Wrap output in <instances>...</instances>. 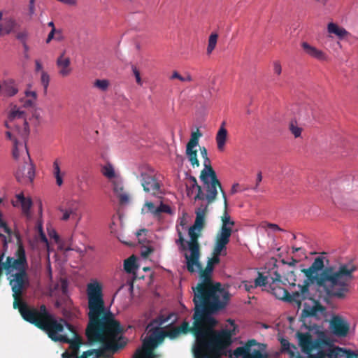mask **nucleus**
<instances>
[{"label":"nucleus","instance_id":"25","mask_svg":"<svg viewBox=\"0 0 358 358\" xmlns=\"http://www.w3.org/2000/svg\"><path fill=\"white\" fill-rule=\"evenodd\" d=\"M224 126L225 122H223L215 136L217 149L220 151L224 150L228 136V131Z\"/></svg>","mask_w":358,"mask_h":358},{"label":"nucleus","instance_id":"57","mask_svg":"<svg viewBox=\"0 0 358 358\" xmlns=\"http://www.w3.org/2000/svg\"><path fill=\"white\" fill-rule=\"evenodd\" d=\"M35 13V1H29V15L31 17Z\"/></svg>","mask_w":358,"mask_h":358},{"label":"nucleus","instance_id":"23","mask_svg":"<svg viewBox=\"0 0 358 358\" xmlns=\"http://www.w3.org/2000/svg\"><path fill=\"white\" fill-rule=\"evenodd\" d=\"M301 47L304 52H306V54H307L310 57L321 61L327 59V55L324 52L316 48L314 46L310 45L307 42H303L301 43Z\"/></svg>","mask_w":358,"mask_h":358},{"label":"nucleus","instance_id":"18","mask_svg":"<svg viewBox=\"0 0 358 358\" xmlns=\"http://www.w3.org/2000/svg\"><path fill=\"white\" fill-rule=\"evenodd\" d=\"M231 233V228H220L217 234L213 248L216 250V253L219 254L220 252H222L223 250H226V246L229 243Z\"/></svg>","mask_w":358,"mask_h":358},{"label":"nucleus","instance_id":"49","mask_svg":"<svg viewBox=\"0 0 358 358\" xmlns=\"http://www.w3.org/2000/svg\"><path fill=\"white\" fill-rule=\"evenodd\" d=\"M154 251L152 247H145L143 250H141V255L143 257H148L151 253Z\"/></svg>","mask_w":358,"mask_h":358},{"label":"nucleus","instance_id":"20","mask_svg":"<svg viewBox=\"0 0 358 358\" xmlns=\"http://www.w3.org/2000/svg\"><path fill=\"white\" fill-rule=\"evenodd\" d=\"M203 186L206 190V194L203 193L201 187L198 185V182H196V185H194L193 184H190L189 187L187 185V194L189 195L190 194V192H192V190L194 188H196L197 193H196V196H194V200H202L203 201V200L206 199L208 202V204H210L215 201V199L217 198V189H219V187H215V196L211 201L210 199L208 197L210 195V192L208 191L207 185H203Z\"/></svg>","mask_w":358,"mask_h":358},{"label":"nucleus","instance_id":"12","mask_svg":"<svg viewBox=\"0 0 358 358\" xmlns=\"http://www.w3.org/2000/svg\"><path fill=\"white\" fill-rule=\"evenodd\" d=\"M157 345L155 337L150 336L145 338L143 341L142 347L136 350L132 358H158L159 356L154 351Z\"/></svg>","mask_w":358,"mask_h":358},{"label":"nucleus","instance_id":"56","mask_svg":"<svg viewBox=\"0 0 358 358\" xmlns=\"http://www.w3.org/2000/svg\"><path fill=\"white\" fill-rule=\"evenodd\" d=\"M25 95H26V98L30 99H34L35 101L37 98L36 92H34V91H27L25 92Z\"/></svg>","mask_w":358,"mask_h":358},{"label":"nucleus","instance_id":"48","mask_svg":"<svg viewBox=\"0 0 358 358\" xmlns=\"http://www.w3.org/2000/svg\"><path fill=\"white\" fill-rule=\"evenodd\" d=\"M180 334L181 333H180L178 327H176V328H173V329L168 331L166 333V335L169 336L171 338H174L177 337L178 336H179Z\"/></svg>","mask_w":358,"mask_h":358},{"label":"nucleus","instance_id":"3","mask_svg":"<svg viewBox=\"0 0 358 358\" xmlns=\"http://www.w3.org/2000/svg\"><path fill=\"white\" fill-rule=\"evenodd\" d=\"M193 327H190L187 322H183L178 327L181 334L190 331L196 338V345L194 348L195 358H221L225 349L231 343V335L227 330L215 331V324L210 326L205 322H201L198 326L195 323L194 314L193 315Z\"/></svg>","mask_w":358,"mask_h":358},{"label":"nucleus","instance_id":"29","mask_svg":"<svg viewBox=\"0 0 358 358\" xmlns=\"http://www.w3.org/2000/svg\"><path fill=\"white\" fill-rule=\"evenodd\" d=\"M6 136L9 140L13 141V157L14 159H17L19 157L20 149L23 148L24 145L22 143L18 142L17 138L13 136V134H12V132L10 131H7L6 132ZM24 149L26 150L27 154L28 155V159L30 161V157H29V155L28 153V150L25 145H24Z\"/></svg>","mask_w":358,"mask_h":358},{"label":"nucleus","instance_id":"61","mask_svg":"<svg viewBox=\"0 0 358 358\" xmlns=\"http://www.w3.org/2000/svg\"><path fill=\"white\" fill-rule=\"evenodd\" d=\"M59 2L63 3L69 6H76L77 3L76 0H57Z\"/></svg>","mask_w":358,"mask_h":358},{"label":"nucleus","instance_id":"41","mask_svg":"<svg viewBox=\"0 0 358 358\" xmlns=\"http://www.w3.org/2000/svg\"><path fill=\"white\" fill-rule=\"evenodd\" d=\"M267 284V278L264 276L262 273H258V277L255 280L254 287L265 286Z\"/></svg>","mask_w":358,"mask_h":358},{"label":"nucleus","instance_id":"45","mask_svg":"<svg viewBox=\"0 0 358 358\" xmlns=\"http://www.w3.org/2000/svg\"><path fill=\"white\" fill-rule=\"evenodd\" d=\"M41 81L44 87L45 91H46L48 87L49 82H50V76L46 72H45V71L41 72Z\"/></svg>","mask_w":358,"mask_h":358},{"label":"nucleus","instance_id":"13","mask_svg":"<svg viewBox=\"0 0 358 358\" xmlns=\"http://www.w3.org/2000/svg\"><path fill=\"white\" fill-rule=\"evenodd\" d=\"M329 329L336 336L344 338L349 334L350 324L342 316L334 315L329 320Z\"/></svg>","mask_w":358,"mask_h":358},{"label":"nucleus","instance_id":"47","mask_svg":"<svg viewBox=\"0 0 358 358\" xmlns=\"http://www.w3.org/2000/svg\"><path fill=\"white\" fill-rule=\"evenodd\" d=\"M27 36H28V33L27 31H22L18 32L16 34L17 39L19 40L23 44H25V42H27Z\"/></svg>","mask_w":358,"mask_h":358},{"label":"nucleus","instance_id":"54","mask_svg":"<svg viewBox=\"0 0 358 358\" xmlns=\"http://www.w3.org/2000/svg\"><path fill=\"white\" fill-rule=\"evenodd\" d=\"M34 101L35 100L27 98L24 101L23 99L22 100V102L23 103V106L24 108L33 107L34 106Z\"/></svg>","mask_w":358,"mask_h":358},{"label":"nucleus","instance_id":"19","mask_svg":"<svg viewBox=\"0 0 358 358\" xmlns=\"http://www.w3.org/2000/svg\"><path fill=\"white\" fill-rule=\"evenodd\" d=\"M35 176L34 166L31 162H26L16 171L15 177L20 182H32Z\"/></svg>","mask_w":358,"mask_h":358},{"label":"nucleus","instance_id":"24","mask_svg":"<svg viewBox=\"0 0 358 358\" xmlns=\"http://www.w3.org/2000/svg\"><path fill=\"white\" fill-rule=\"evenodd\" d=\"M280 343L281 345V352L287 353L290 358H298V357L301 356L297 352V347L294 344L289 343L287 339L281 338Z\"/></svg>","mask_w":358,"mask_h":358},{"label":"nucleus","instance_id":"39","mask_svg":"<svg viewBox=\"0 0 358 358\" xmlns=\"http://www.w3.org/2000/svg\"><path fill=\"white\" fill-rule=\"evenodd\" d=\"M94 86L102 91H106L109 86V82L105 79L96 80L94 83Z\"/></svg>","mask_w":358,"mask_h":358},{"label":"nucleus","instance_id":"36","mask_svg":"<svg viewBox=\"0 0 358 358\" xmlns=\"http://www.w3.org/2000/svg\"><path fill=\"white\" fill-rule=\"evenodd\" d=\"M217 38H218V35L216 33H212L210 35L209 38H208V44L207 50H206L208 55L211 54V52L215 49L216 44H217Z\"/></svg>","mask_w":358,"mask_h":358},{"label":"nucleus","instance_id":"43","mask_svg":"<svg viewBox=\"0 0 358 358\" xmlns=\"http://www.w3.org/2000/svg\"><path fill=\"white\" fill-rule=\"evenodd\" d=\"M21 294H15V293L13 294V296L14 298L13 301V308L15 309H18L19 312L20 313V308L23 306V304H27L25 302L22 301L20 299Z\"/></svg>","mask_w":358,"mask_h":358},{"label":"nucleus","instance_id":"7","mask_svg":"<svg viewBox=\"0 0 358 358\" xmlns=\"http://www.w3.org/2000/svg\"><path fill=\"white\" fill-rule=\"evenodd\" d=\"M197 228L194 227H190L188 231L190 240L187 242L188 248L190 251V255L185 254V258L187 262V269L189 273H194L195 269L194 266L199 268L201 267V263L199 262L200 258V246L198 241L199 236V232L196 231Z\"/></svg>","mask_w":358,"mask_h":358},{"label":"nucleus","instance_id":"62","mask_svg":"<svg viewBox=\"0 0 358 358\" xmlns=\"http://www.w3.org/2000/svg\"><path fill=\"white\" fill-rule=\"evenodd\" d=\"M345 358H357V354L350 350H346Z\"/></svg>","mask_w":358,"mask_h":358},{"label":"nucleus","instance_id":"5","mask_svg":"<svg viewBox=\"0 0 358 358\" xmlns=\"http://www.w3.org/2000/svg\"><path fill=\"white\" fill-rule=\"evenodd\" d=\"M20 315L25 321L45 331L48 335L55 330L60 331L62 324L64 323L62 320L60 322L56 320L44 304L39 309L23 304L20 308Z\"/></svg>","mask_w":358,"mask_h":358},{"label":"nucleus","instance_id":"38","mask_svg":"<svg viewBox=\"0 0 358 358\" xmlns=\"http://www.w3.org/2000/svg\"><path fill=\"white\" fill-rule=\"evenodd\" d=\"M102 174L106 178L111 179L115 177V171L113 166L110 164L104 166L101 169Z\"/></svg>","mask_w":358,"mask_h":358},{"label":"nucleus","instance_id":"4","mask_svg":"<svg viewBox=\"0 0 358 358\" xmlns=\"http://www.w3.org/2000/svg\"><path fill=\"white\" fill-rule=\"evenodd\" d=\"M298 343L302 352L307 357L302 356L298 358H345L346 349L334 346L331 341L325 336H319L314 339L309 332L296 333Z\"/></svg>","mask_w":358,"mask_h":358},{"label":"nucleus","instance_id":"30","mask_svg":"<svg viewBox=\"0 0 358 358\" xmlns=\"http://www.w3.org/2000/svg\"><path fill=\"white\" fill-rule=\"evenodd\" d=\"M327 31L329 34H334L341 39L349 35V33L346 31L345 29L339 27L338 24L334 22H330L328 24Z\"/></svg>","mask_w":358,"mask_h":358},{"label":"nucleus","instance_id":"9","mask_svg":"<svg viewBox=\"0 0 358 358\" xmlns=\"http://www.w3.org/2000/svg\"><path fill=\"white\" fill-rule=\"evenodd\" d=\"M17 258L8 257L4 264V270L6 274H10L14 271L21 272L26 271L27 268V262L25 255V251L22 246H19L16 253Z\"/></svg>","mask_w":358,"mask_h":358},{"label":"nucleus","instance_id":"40","mask_svg":"<svg viewBox=\"0 0 358 358\" xmlns=\"http://www.w3.org/2000/svg\"><path fill=\"white\" fill-rule=\"evenodd\" d=\"M155 213H157V217H159L162 213H166L171 214V208L169 206L161 203L159 206L157 207L155 210Z\"/></svg>","mask_w":358,"mask_h":358},{"label":"nucleus","instance_id":"46","mask_svg":"<svg viewBox=\"0 0 358 358\" xmlns=\"http://www.w3.org/2000/svg\"><path fill=\"white\" fill-rule=\"evenodd\" d=\"M131 69H132L133 74L134 75V76L136 78V81L137 84L139 85H142L143 82H142V80L141 78L139 70L134 65H132Z\"/></svg>","mask_w":358,"mask_h":358},{"label":"nucleus","instance_id":"8","mask_svg":"<svg viewBox=\"0 0 358 358\" xmlns=\"http://www.w3.org/2000/svg\"><path fill=\"white\" fill-rule=\"evenodd\" d=\"M203 159L204 169L201 171L200 179L203 185H206L210 192L209 198L212 199L215 196V187H219L220 190L222 189L221 183L218 180L215 170L210 164V160L208 157Z\"/></svg>","mask_w":358,"mask_h":358},{"label":"nucleus","instance_id":"59","mask_svg":"<svg viewBox=\"0 0 358 358\" xmlns=\"http://www.w3.org/2000/svg\"><path fill=\"white\" fill-rule=\"evenodd\" d=\"M262 172L259 171L258 172L257 175V178H256V185L255 186V187L253 188L255 190H256L259 185V183L262 182Z\"/></svg>","mask_w":358,"mask_h":358},{"label":"nucleus","instance_id":"42","mask_svg":"<svg viewBox=\"0 0 358 358\" xmlns=\"http://www.w3.org/2000/svg\"><path fill=\"white\" fill-rule=\"evenodd\" d=\"M178 238L176 241V244L180 245V249L181 250H186L187 248L186 245L187 242L185 241L182 232L179 229H178Z\"/></svg>","mask_w":358,"mask_h":358},{"label":"nucleus","instance_id":"10","mask_svg":"<svg viewBox=\"0 0 358 358\" xmlns=\"http://www.w3.org/2000/svg\"><path fill=\"white\" fill-rule=\"evenodd\" d=\"M258 343L255 339L248 340L244 345L238 347L230 354V358H268V354L262 353L259 350H254L252 352L251 348L257 345Z\"/></svg>","mask_w":358,"mask_h":358},{"label":"nucleus","instance_id":"53","mask_svg":"<svg viewBox=\"0 0 358 358\" xmlns=\"http://www.w3.org/2000/svg\"><path fill=\"white\" fill-rule=\"evenodd\" d=\"M55 37V40H56L58 42L62 41L64 39L62 29H56Z\"/></svg>","mask_w":358,"mask_h":358},{"label":"nucleus","instance_id":"2","mask_svg":"<svg viewBox=\"0 0 358 358\" xmlns=\"http://www.w3.org/2000/svg\"><path fill=\"white\" fill-rule=\"evenodd\" d=\"M194 268V272L199 271L200 278L196 286L192 287L195 323L198 326L203 321L212 327L215 322L213 315L225 308L230 294L220 282H213L210 267L203 269L201 264L200 268L196 266Z\"/></svg>","mask_w":358,"mask_h":358},{"label":"nucleus","instance_id":"55","mask_svg":"<svg viewBox=\"0 0 358 358\" xmlns=\"http://www.w3.org/2000/svg\"><path fill=\"white\" fill-rule=\"evenodd\" d=\"M55 32H56V29H51V31H50V33L48 35L47 38L45 39V43L47 44L50 43L52 40L55 39Z\"/></svg>","mask_w":358,"mask_h":358},{"label":"nucleus","instance_id":"27","mask_svg":"<svg viewBox=\"0 0 358 358\" xmlns=\"http://www.w3.org/2000/svg\"><path fill=\"white\" fill-rule=\"evenodd\" d=\"M220 192L222 193V198L224 200V213H223L222 216L221 217V220H222L221 228L225 227V228H231L232 229V227L234 225L235 223L233 220H231V217L227 213V205L228 204H227V196H226V194H225L224 191L223 190V189H221Z\"/></svg>","mask_w":358,"mask_h":358},{"label":"nucleus","instance_id":"28","mask_svg":"<svg viewBox=\"0 0 358 358\" xmlns=\"http://www.w3.org/2000/svg\"><path fill=\"white\" fill-rule=\"evenodd\" d=\"M113 191L119 199L121 204L128 203L129 197V195L124 192V186L121 181L114 180L113 182Z\"/></svg>","mask_w":358,"mask_h":358},{"label":"nucleus","instance_id":"33","mask_svg":"<svg viewBox=\"0 0 358 358\" xmlns=\"http://www.w3.org/2000/svg\"><path fill=\"white\" fill-rule=\"evenodd\" d=\"M2 90L6 95L9 96L15 95L18 92V90L13 80L5 81L3 84Z\"/></svg>","mask_w":358,"mask_h":358},{"label":"nucleus","instance_id":"37","mask_svg":"<svg viewBox=\"0 0 358 358\" xmlns=\"http://www.w3.org/2000/svg\"><path fill=\"white\" fill-rule=\"evenodd\" d=\"M289 129L295 138H298L301 136L302 129L298 126L296 121L292 120L290 122Z\"/></svg>","mask_w":358,"mask_h":358},{"label":"nucleus","instance_id":"51","mask_svg":"<svg viewBox=\"0 0 358 358\" xmlns=\"http://www.w3.org/2000/svg\"><path fill=\"white\" fill-rule=\"evenodd\" d=\"M273 71L274 73L277 74L278 76L281 74L282 67L280 62L275 61L273 62Z\"/></svg>","mask_w":358,"mask_h":358},{"label":"nucleus","instance_id":"11","mask_svg":"<svg viewBox=\"0 0 358 358\" xmlns=\"http://www.w3.org/2000/svg\"><path fill=\"white\" fill-rule=\"evenodd\" d=\"M141 185L146 193L153 196H157L162 193L161 185L156 178L153 171L149 170L141 172Z\"/></svg>","mask_w":358,"mask_h":358},{"label":"nucleus","instance_id":"32","mask_svg":"<svg viewBox=\"0 0 358 358\" xmlns=\"http://www.w3.org/2000/svg\"><path fill=\"white\" fill-rule=\"evenodd\" d=\"M16 25V22L12 18H6L4 22L0 24V33L8 34L10 33Z\"/></svg>","mask_w":358,"mask_h":358},{"label":"nucleus","instance_id":"35","mask_svg":"<svg viewBox=\"0 0 358 358\" xmlns=\"http://www.w3.org/2000/svg\"><path fill=\"white\" fill-rule=\"evenodd\" d=\"M213 257L208 259V260L207 262V265H206V268L210 267V270H212V271H213L214 266L215 264H217L220 263V256L222 255V252H220L219 254L216 253V250L213 249Z\"/></svg>","mask_w":358,"mask_h":358},{"label":"nucleus","instance_id":"63","mask_svg":"<svg viewBox=\"0 0 358 358\" xmlns=\"http://www.w3.org/2000/svg\"><path fill=\"white\" fill-rule=\"evenodd\" d=\"M239 187H240V185L238 183L234 184L231 188V194H234L240 191Z\"/></svg>","mask_w":358,"mask_h":358},{"label":"nucleus","instance_id":"22","mask_svg":"<svg viewBox=\"0 0 358 358\" xmlns=\"http://www.w3.org/2000/svg\"><path fill=\"white\" fill-rule=\"evenodd\" d=\"M8 118L9 119L10 122H14L16 120H20L24 126V131L26 134L29 132V124L27 121L26 113L24 110L15 106L10 110Z\"/></svg>","mask_w":358,"mask_h":358},{"label":"nucleus","instance_id":"58","mask_svg":"<svg viewBox=\"0 0 358 358\" xmlns=\"http://www.w3.org/2000/svg\"><path fill=\"white\" fill-rule=\"evenodd\" d=\"M281 262L283 264H287L289 266H294L295 264L299 262L298 260L294 259L293 257H292L290 262H286L285 259H282Z\"/></svg>","mask_w":358,"mask_h":358},{"label":"nucleus","instance_id":"17","mask_svg":"<svg viewBox=\"0 0 358 358\" xmlns=\"http://www.w3.org/2000/svg\"><path fill=\"white\" fill-rule=\"evenodd\" d=\"M13 276V278L10 280L13 292L15 294H22L23 289L29 283L27 271L17 272Z\"/></svg>","mask_w":358,"mask_h":358},{"label":"nucleus","instance_id":"31","mask_svg":"<svg viewBox=\"0 0 358 358\" xmlns=\"http://www.w3.org/2000/svg\"><path fill=\"white\" fill-rule=\"evenodd\" d=\"M17 201L21 203L22 210L24 214L29 215V210L32 205V201L29 198H25L23 194L17 195Z\"/></svg>","mask_w":358,"mask_h":358},{"label":"nucleus","instance_id":"26","mask_svg":"<svg viewBox=\"0 0 358 358\" xmlns=\"http://www.w3.org/2000/svg\"><path fill=\"white\" fill-rule=\"evenodd\" d=\"M208 211V205L203 206L201 205L196 210V219L194 224L192 227L197 228L199 231H201L202 228L205 224V216Z\"/></svg>","mask_w":358,"mask_h":358},{"label":"nucleus","instance_id":"44","mask_svg":"<svg viewBox=\"0 0 358 358\" xmlns=\"http://www.w3.org/2000/svg\"><path fill=\"white\" fill-rule=\"evenodd\" d=\"M285 280L291 285L295 286L296 281V275L294 271H288L285 275Z\"/></svg>","mask_w":358,"mask_h":358},{"label":"nucleus","instance_id":"52","mask_svg":"<svg viewBox=\"0 0 358 358\" xmlns=\"http://www.w3.org/2000/svg\"><path fill=\"white\" fill-rule=\"evenodd\" d=\"M145 206L148 207L149 211L155 216L157 217V213H155L156 207L152 202H146Z\"/></svg>","mask_w":358,"mask_h":358},{"label":"nucleus","instance_id":"21","mask_svg":"<svg viewBox=\"0 0 358 358\" xmlns=\"http://www.w3.org/2000/svg\"><path fill=\"white\" fill-rule=\"evenodd\" d=\"M56 65L59 69V74L62 77H67L72 73L71 59L65 57V51L57 57Z\"/></svg>","mask_w":358,"mask_h":358},{"label":"nucleus","instance_id":"6","mask_svg":"<svg viewBox=\"0 0 358 358\" xmlns=\"http://www.w3.org/2000/svg\"><path fill=\"white\" fill-rule=\"evenodd\" d=\"M62 329L60 331H53L49 334L48 336L56 342L69 343L72 350L73 355L77 357L79 349L83 344L81 337L76 332L74 327L62 319Z\"/></svg>","mask_w":358,"mask_h":358},{"label":"nucleus","instance_id":"34","mask_svg":"<svg viewBox=\"0 0 358 358\" xmlns=\"http://www.w3.org/2000/svg\"><path fill=\"white\" fill-rule=\"evenodd\" d=\"M136 258L134 255L130 256L129 258L124 260V268L128 273H132L135 272L137 268Z\"/></svg>","mask_w":358,"mask_h":358},{"label":"nucleus","instance_id":"14","mask_svg":"<svg viewBox=\"0 0 358 358\" xmlns=\"http://www.w3.org/2000/svg\"><path fill=\"white\" fill-rule=\"evenodd\" d=\"M202 136V134L199 129L196 131L191 134V138L186 145V155L191 165L194 167H199L200 164L197 159V150L194 149L196 146L199 145V138Z\"/></svg>","mask_w":358,"mask_h":358},{"label":"nucleus","instance_id":"60","mask_svg":"<svg viewBox=\"0 0 358 358\" xmlns=\"http://www.w3.org/2000/svg\"><path fill=\"white\" fill-rule=\"evenodd\" d=\"M171 79H178L179 80L184 82V77L180 75L177 71L173 72Z\"/></svg>","mask_w":358,"mask_h":358},{"label":"nucleus","instance_id":"1","mask_svg":"<svg viewBox=\"0 0 358 358\" xmlns=\"http://www.w3.org/2000/svg\"><path fill=\"white\" fill-rule=\"evenodd\" d=\"M324 258L317 257L311 266L302 268L306 279L303 285H298L299 290L290 294L286 289L276 285H271V293L278 299L288 302H295L301 306V301L310 294L309 287L316 285L319 290H322L329 298L338 300L345 299L350 292L351 283L355 279L354 273L358 267L354 261L339 264L337 268L325 266Z\"/></svg>","mask_w":358,"mask_h":358},{"label":"nucleus","instance_id":"16","mask_svg":"<svg viewBox=\"0 0 358 358\" xmlns=\"http://www.w3.org/2000/svg\"><path fill=\"white\" fill-rule=\"evenodd\" d=\"M59 211L62 214L61 220L67 221L69 219L77 220L78 222L81 217L78 214V204L76 201L70 200L62 203L59 208Z\"/></svg>","mask_w":358,"mask_h":358},{"label":"nucleus","instance_id":"50","mask_svg":"<svg viewBox=\"0 0 358 358\" xmlns=\"http://www.w3.org/2000/svg\"><path fill=\"white\" fill-rule=\"evenodd\" d=\"M242 283L244 286L245 289L248 292H250L252 289L256 288V287H254V282H252L245 280L243 281Z\"/></svg>","mask_w":358,"mask_h":358},{"label":"nucleus","instance_id":"15","mask_svg":"<svg viewBox=\"0 0 358 358\" xmlns=\"http://www.w3.org/2000/svg\"><path fill=\"white\" fill-rule=\"evenodd\" d=\"M325 311V307L318 301L314 300L312 306L305 303L304 308L301 314V320L306 324L308 318L320 320L324 315Z\"/></svg>","mask_w":358,"mask_h":358},{"label":"nucleus","instance_id":"64","mask_svg":"<svg viewBox=\"0 0 358 358\" xmlns=\"http://www.w3.org/2000/svg\"><path fill=\"white\" fill-rule=\"evenodd\" d=\"M274 275H275V277H272V280H273L272 285H275V282L281 281V275L278 272H276V271L274 272Z\"/></svg>","mask_w":358,"mask_h":358}]
</instances>
